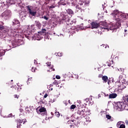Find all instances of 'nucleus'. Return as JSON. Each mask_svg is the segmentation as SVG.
Here are the masks:
<instances>
[{
  "label": "nucleus",
  "mask_w": 128,
  "mask_h": 128,
  "mask_svg": "<svg viewBox=\"0 0 128 128\" xmlns=\"http://www.w3.org/2000/svg\"><path fill=\"white\" fill-rule=\"evenodd\" d=\"M126 18V16L124 14H122L120 13L118 14V16L116 18V20H118L116 24H110L109 26V29L110 30H112L113 32H116L118 28H120L122 24H120V21L122 20H124V18Z\"/></svg>",
  "instance_id": "f257e3e1"
},
{
  "label": "nucleus",
  "mask_w": 128,
  "mask_h": 128,
  "mask_svg": "<svg viewBox=\"0 0 128 128\" xmlns=\"http://www.w3.org/2000/svg\"><path fill=\"white\" fill-rule=\"evenodd\" d=\"M77 114L78 116L74 115V118L75 120H80V118H84L86 116H90V112H88L84 107H81L77 112Z\"/></svg>",
  "instance_id": "f03ea898"
},
{
  "label": "nucleus",
  "mask_w": 128,
  "mask_h": 128,
  "mask_svg": "<svg viewBox=\"0 0 128 128\" xmlns=\"http://www.w3.org/2000/svg\"><path fill=\"white\" fill-rule=\"evenodd\" d=\"M26 8L30 16H36V10H34V6H26Z\"/></svg>",
  "instance_id": "7ed1b4c3"
},
{
  "label": "nucleus",
  "mask_w": 128,
  "mask_h": 128,
  "mask_svg": "<svg viewBox=\"0 0 128 128\" xmlns=\"http://www.w3.org/2000/svg\"><path fill=\"white\" fill-rule=\"evenodd\" d=\"M107 26L108 24L105 22H101L99 23V28H100V30L102 32H104L105 30H108V28Z\"/></svg>",
  "instance_id": "20e7f679"
},
{
  "label": "nucleus",
  "mask_w": 128,
  "mask_h": 128,
  "mask_svg": "<svg viewBox=\"0 0 128 128\" xmlns=\"http://www.w3.org/2000/svg\"><path fill=\"white\" fill-rule=\"evenodd\" d=\"M116 106L118 108H120V110H126V104L122 102H117Z\"/></svg>",
  "instance_id": "39448f33"
},
{
  "label": "nucleus",
  "mask_w": 128,
  "mask_h": 128,
  "mask_svg": "<svg viewBox=\"0 0 128 128\" xmlns=\"http://www.w3.org/2000/svg\"><path fill=\"white\" fill-rule=\"evenodd\" d=\"M122 75H123L122 74L120 75L119 82H122V84H128V82H126V79H124Z\"/></svg>",
  "instance_id": "423d86ee"
},
{
  "label": "nucleus",
  "mask_w": 128,
  "mask_h": 128,
  "mask_svg": "<svg viewBox=\"0 0 128 128\" xmlns=\"http://www.w3.org/2000/svg\"><path fill=\"white\" fill-rule=\"evenodd\" d=\"M2 16H8V18H10L12 16V12L10 10H6L2 14Z\"/></svg>",
  "instance_id": "0eeeda50"
},
{
  "label": "nucleus",
  "mask_w": 128,
  "mask_h": 128,
  "mask_svg": "<svg viewBox=\"0 0 128 128\" xmlns=\"http://www.w3.org/2000/svg\"><path fill=\"white\" fill-rule=\"evenodd\" d=\"M16 122L17 124V128H22V124L24 122V120L18 118L16 120Z\"/></svg>",
  "instance_id": "6e6552de"
},
{
  "label": "nucleus",
  "mask_w": 128,
  "mask_h": 128,
  "mask_svg": "<svg viewBox=\"0 0 128 128\" xmlns=\"http://www.w3.org/2000/svg\"><path fill=\"white\" fill-rule=\"evenodd\" d=\"M76 10L78 12V10H82V8H84V4L80 3L76 5Z\"/></svg>",
  "instance_id": "1a4fd4ad"
},
{
  "label": "nucleus",
  "mask_w": 128,
  "mask_h": 128,
  "mask_svg": "<svg viewBox=\"0 0 128 128\" xmlns=\"http://www.w3.org/2000/svg\"><path fill=\"white\" fill-rule=\"evenodd\" d=\"M92 28H98L100 27L99 23L96 22H92L91 23Z\"/></svg>",
  "instance_id": "9d476101"
},
{
  "label": "nucleus",
  "mask_w": 128,
  "mask_h": 128,
  "mask_svg": "<svg viewBox=\"0 0 128 128\" xmlns=\"http://www.w3.org/2000/svg\"><path fill=\"white\" fill-rule=\"evenodd\" d=\"M120 14V11L118 10H114L113 12L112 13V14H113V16H114V18H115V20H116V18L118 17V14Z\"/></svg>",
  "instance_id": "9b49d317"
},
{
  "label": "nucleus",
  "mask_w": 128,
  "mask_h": 128,
  "mask_svg": "<svg viewBox=\"0 0 128 128\" xmlns=\"http://www.w3.org/2000/svg\"><path fill=\"white\" fill-rule=\"evenodd\" d=\"M12 26H16V24H18V26H20V21L17 19L13 20L12 21Z\"/></svg>",
  "instance_id": "f8f14e48"
},
{
  "label": "nucleus",
  "mask_w": 128,
  "mask_h": 128,
  "mask_svg": "<svg viewBox=\"0 0 128 128\" xmlns=\"http://www.w3.org/2000/svg\"><path fill=\"white\" fill-rule=\"evenodd\" d=\"M35 26L38 28V30H40V28H42V24L38 20L35 21Z\"/></svg>",
  "instance_id": "ddd939ff"
},
{
  "label": "nucleus",
  "mask_w": 128,
  "mask_h": 128,
  "mask_svg": "<svg viewBox=\"0 0 128 128\" xmlns=\"http://www.w3.org/2000/svg\"><path fill=\"white\" fill-rule=\"evenodd\" d=\"M66 12L68 14H70L71 16H72L74 14V11L68 8V10H66Z\"/></svg>",
  "instance_id": "4468645a"
},
{
  "label": "nucleus",
  "mask_w": 128,
  "mask_h": 128,
  "mask_svg": "<svg viewBox=\"0 0 128 128\" xmlns=\"http://www.w3.org/2000/svg\"><path fill=\"white\" fill-rule=\"evenodd\" d=\"M118 96V94L116 93L110 94L109 95V98H116Z\"/></svg>",
  "instance_id": "2eb2a0df"
},
{
  "label": "nucleus",
  "mask_w": 128,
  "mask_h": 128,
  "mask_svg": "<svg viewBox=\"0 0 128 128\" xmlns=\"http://www.w3.org/2000/svg\"><path fill=\"white\" fill-rule=\"evenodd\" d=\"M60 1L58 2V4L59 6H60L62 4V6H66V0H60Z\"/></svg>",
  "instance_id": "dca6fc26"
},
{
  "label": "nucleus",
  "mask_w": 128,
  "mask_h": 128,
  "mask_svg": "<svg viewBox=\"0 0 128 128\" xmlns=\"http://www.w3.org/2000/svg\"><path fill=\"white\" fill-rule=\"evenodd\" d=\"M14 30V32H12V33L11 34H10L11 36H14V35H15V36H16V34H18L17 33H18V29L15 28V29H14V30Z\"/></svg>",
  "instance_id": "f3484780"
},
{
  "label": "nucleus",
  "mask_w": 128,
  "mask_h": 128,
  "mask_svg": "<svg viewBox=\"0 0 128 128\" xmlns=\"http://www.w3.org/2000/svg\"><path fill=\"white\" fill-rule=\"evenodd\" d=\"M68 124H70V126H74L76 125V120H72L69 121Z\"/></svg>",
  "instance_id": "a211bd4d"
},
{
  "label": "nucleus",
  "mask_w": 128,
  "mask_h": 128,
  "mask_svg": "<svg viewBox=\"0 0 128 128\" xmlns=\"http://www.w3.org/2000/svg\"><path fill=\"white\" fill-rule=\"evenodd\" d=\"M62 20H64L65 22H70V18L68 15L64 16L62 18Z\"/></svg>",
  "instance_id": "6ab92c4d"
},
{
  "label": "nucleus",
  "mask_w": 128,
  "mask_h": 128,
  "mask_svg": "<svg viewBox=\"0 0 128 128\" xmlns=\"http://www.w3.org/2000/svg\"><path fill=\"white\" fill-rule=\"evenodd\" d=\"M102 80L104 81V82H106L108 80V76H104L102 77Z\"/></svg>",
  "instance_id": "aec40b11"
},
{
  "label": "nucleus",
  "mask_w": 128,
  "mask_h": 128,
  "mask_svg": "<svg viewBox=\"0 0 128 128\" xmlns=\"http://www.w3.org/2000/svg\"><path fill=\"white\" fill-rule=\"evenodd\" d=\"M40 112H46V109L44 108V107H41L39 110Z\"/></svg>",
  "instance_id": "412c9836"
},
{
  "label": "nucleus",
  "mask_w": 128,
  "mask_h": 128,
  "mask_svg": "<svg viewBox=\"0 0 128 128\" xmlns=\"http://www.w3.org/2000/svg\"><path fill=\"white\" fill-rule=\"evenodd\" d=\"M4 54H6V51L4 50H0V58H2V56H4Z\"/></svg>",
  "instance_id": "4be33fe9"
},
{
  "label": "nucleus",
  "mask_w": 128,
  "mask_h": 128,
  "mask_svg": "<svg viewBox=\"0 0 128 128\" xmlns=\"http://www.w3.org/2000/svg\"><path fill=\"white\" fill-rule=\"evenodd\" d=\"M124 100L125 104H128V96H124Z\"/></svg>",
  "instance_id": "5701e85b"
},
{
  "label": "nucleus",
  "mask_w": 128,
  "mask_h": 128,
  "mask_svg": "<svg viewBox=\"0 0 128 128\" xmlns=\"http://www.w3.org/2000/svg\"><path fill=\"white\" fill-rule=\"evenodd\" d=\"M114 86H115V88H120V82H115Z\"/></svg>",
  "instance_id": "b1692460"
},
{
  "label": "nucleus",
  "mask_w": 128,
  "mask_h": 128,
  "mask_svg": "<svg viewBox=\"0 0 128 128\" xmlns=\"http://www.w3.org/2000/svg\"><path fill=\"white\" fill-rule=\"evenodd\" d=\"M40 34H46V29H43L42 31L38 32Z\"/></svg>",
  "instance_id": "393cba45"
},
{
  "label": "nucleus",
  "mask_w": 128,
  "mask_h": 128,
  "mask_svg": "<svg viewBox=\"0 0 128 128\" xmlns=\"http://www.w3.org/2000/svg\"><path fill=\"white\" fill-rule=\"evenodd\" d=\"M7 2L8 4H14V0H8Z\"/></svg>",
  "instance_id": "a878e982"
},
{
  "label": "nucleus",
  "mask_w": 128,
  "mask_h": 128,
  "mask_svg": "<svg viewBox=\"0 0 128 128\" xmlns=\"http://www.w3.org/2000/svg\"><path fill=\"white\" fill-rule=\"evenodd\" d=\"M31 70L32 72H36L38 71V68H34V67L32 68Z\"/></svg>",
  "instance_id": "bb28decb"
},
{
  "label": "nucleus",
  "mask_w": 128,
  "mask_h": 128,
  "mask_svg": "<svg viewBox=\"0 0 128 128\" xmlns=\"http://www.w3.org/2000/svg\"><path fill=\"white\" fill-rule=\"evenodd\" d=\"M118 70L119 72H120L122 74H124V69L123 68H120Z\"/></svg>",
  "instance_id": "cd10ccee"
},
{
  "label": "nucleus",
  "mask_w": 128,
  "mask_h": 128,
  "mask_svg": "<svg viewBox=\"0 0 128 128\" xmlns=\"http://www.w3.org/2000/svg\"><path fill=\"white\" fill-rule=\"evenodd\" d=\"M55 116H56L57 118H60V114L59 112H55Z\"/></svg>",
  "instance_id": "c85d7f7f"
},
{
  "label": "nucleus",
  "mask_w": 128,
  "mask_h": 128,
  "mask_svg": "<svg viewBox=\"0 0 128 128\" xmlns=\"http://www.w3.org/2000/svg\"><path fill=\"white\" fill-rule=\"evenodd\" d=\"M76 108V105H74V104H72L70 106V109L71 110H74V108Z\"/></svg>",
  "instance_id": "c756f323"
},
{
  "label": "nucleus",
  "mask_w": 128,
  "mask_h": 128,
  "mask_svg": "<svg viewBox=\"0 0 128 128\" xmlns=\"http://www.w3.org/2000/svg\"><path fill=\"white\" fill-rule=\"evenodd\" d=\"M122 124V122H118L117 123V124H116V126H117L118 128H120V124Z\"/></svg>",
  "instance_id": "7c9ffc66"
},
{
  "label": "nucleus",
  "mask_w": 128,
  "mask_h": 128,
  "mask_svg": "<svg viewBox=\"0 0 128 128\" xmlns=\"http://www.w3.org/2000/svg\"><path fill=\"white\" fill-rule=\"evenodd\" d=\"M106 118L108 120H110V118H112V116H110V114H106Z\"/></svg>",
  "instance_id": "2f4dec72"
},
{
  "label": "nucleus",
  "mask_w": 128,
  "mask_h": 128,
  "mask_svg": "<svg viewBox=\"0 0 128 128\" xmlns=\"http://www.w3.org/2000/svg\"><path fill=\"white\" fill-rule=\"evenodd\" d=\"M119 128H126V125L124 124H121Z\"/></svg>",
  "instance_id": "473e14b6"
},
{
  "label": "nucleus",
  "mask_w": 128,
  "mask_h": 128,
  "mask_svg": "<svg viewBox=\"0 0 128 128\" xmlns=\"http://www.w3.org/2000/svg\"><path fill=\"white\" fill-rule=\"evenodd\" d=\"M42 113L40 114L41 116H46V114H48V113L46 112V111L45 112H42Z\"/></svg>",
  "instance_id": "72a5a7b5"
},
{
  "label": "nucleus",
  "mask_w": 128,
  "mask_h": 128,
  "mask_svg": "<svg viewBox=\"0 0 128 128\" xmlns=\"http://www.w3.org/2000/svg\"><path fill=\"white\" fill-rule=\"evenodd\" d=\"M16 28H10V30H8V32H10V34H12V32H14V30H15Z\"/></svg>",
  "instance_id": "f704fd0d"
},
{
  "label": "nucleus",
  "mask_w": 128,
  "mask_h": 128,
  "mask_svg": "<svg viewBox=\"0 0 128 128\" xmlns=\"http://www.w3.org/2000/svg\"><path fill=\"white\" fill-rule=\"evenodd\" d=\"M42 18H44L46 20H48V17H46V16H44Z\"/></svg>",
  "instance_id": "c9c22d12"
},
{
  "label": "nucleus",
  "mask_w": 128,
  "mask_h": 128,
  "mask_svg": "<svg viewBox=\"0 0 128 128\" xmlns=\"http://www.w3.org/2000/svg\"><path fill=\"white\" fill-rule=\"evenodd\" d=\"M72 28V27L70 26H69L68 24L66 26V30H70Z\"/></svg>",
  "instance_id": "e433bc0d"
},
{
  "label": "nucleus",
  "mask_w": 128,
  "mask_h": 128,
  "mask_svg": "<svg viewBox=\"0 0 128 128\" xmlns=\"http://www.w3.org/2000/svg\"><path fill=\"white\" fill-rule=\"evenodd\" d=\"M14 98H16L18 100V98H20V96H18V94H14Z\"/></svg>",
  "instance_id": "4c0bfd02"
},
{
  "label": "nucleus",
  "mask_w": 128,
  "mask_h": 128,
  "mask_svg": "<svg viewBox=\"0 0 128 128\" xmlns=\"http://www.w3.org/2000/svg\"><path fill=\"white\" fill-rule=\"evenodd\" d=\"M56 8V6L52 5L49 6V8L50 10V8Z\"/></svg>",
  "instance_id": "58836bf2"
},
{
  "label": "nucleus",
  "mask_w": 128,
  "mask_h": 128,
  "mask_svg": "<svg viewBox=\"0 0 128 128\" xmlns=\"http://www.w3.org/2000/svg\"><path fill=\"white\" fill-rule=\"evenodd\" d=\"M4 24L2 22L0 21V26H4Z\"/></svg>",
  "instance_id": "ea45409f"
},
{
  "label": "nucleus",
  "mask_w": 128,
  "mask_h": 128,
  "mask_svg": "<svg viewBox=\"0 0 128 128\" xmlns=\"http://www.w3.org/2000/svg\"><path fill=\"white\" fill-rule=\"evenodd\" d=\"M101 47L102 48H106V46L105 44H104L101 45Z\"/></svg>",
  "instance_id": "a19ab883"
},
{
  "label": "nucleus",
  "mask_w": 128,
  "mask_h": 128,
  "mask_svg": "<svg viewBox=\"0 0 128 128\" xmlns=\"http://www.w3.org/2000/svg\"><path fill=\"white\" fill-rule=\"evenodd\" d=\"M46 64H47V66H51V64H50V62H46Z\"/></svg>",
  "instance_id": "79ce46f5"
},
{
  "label": "nucleus",
  "mask_w": 128,
  "mask_h": 128,
  "mask_svg": "<svg viewBox=\"0 0 128 128\" xmlns=\"http://www.w3.org/2000/svg\"><path fill=\"white\" fill-rule=\"evenodd\" d=\"M58 56H62V54L58 52Z\"/></svg>",
  "instance_id": "37998d69"
},
{
  "label": "nucleus",
  "mask_w": 128,
  "mask_h": 128,
  "mask_svg": "<svg viewBox=\"0 0 128 128\" xmlns=\"http://www.w3.org/2000/svg\"><path fill=\"white\" fill-rule=\"evenodd\" d=\"M56 78H57V80H60V76H56Z\"/></svg>",
  "instance_id": "c03bdc74"
},
{
  "label": "nucleus",
  "mask_w": 128,
  "mask_h": 128,
  "mask_svg": "<svg viewBox=\"0 0 128 128\" xmlns=\"http://www.w3.org/2000/svg\"><path fill=\"white\" fill-rule=\"evenodd\" d=\"M26 111L27 112H30V110H28V108H26Z\"/></svg>",
  "instance_id": "a18cd8bd"
},
{
  "label": "nucleus",
  "mask_w": 128,
  "mask_h": 128,
  "mask_svg": "<svg viewBox=\"0 0 128 128\" xmlns=\"http://www.w3.org/2000/svg\"><path fill=\"white\" fill-rule=\"evenodd\" d=\"M54 84H58V81L54 80V82H53Z\"/></svg>",
  "instance_id": "49530a36"
},
{
  "label": "nucleus",
  "mask_w": 128,
  "mask_h": 128,
  "mask_svg": "<svg viewBox=\"0 0 128 128\" xmlns=\"http://www.w3.org/2000/svg\"><path fill=\"white\" fill-rule=\"evenodd\" d=\"M48 94H45L44 96V98H48Z\"/></svg>",
  "instance_id": "de8ad7c7"
},
{
  "label": "nucleus",
  "mask_w": 128,
  "mask_h": 128,
  "mask_svg": "<svg viewBox=\"0 0 128 128\" xmlns=\"http://www.w3.org/2000/svg\"><path fill=\"white\" fill-rule=\"evenodd\" d=\"M19 110H20V112H24V109L20 108V109H19Z\"/></svg>",
  "instance_id": "09e8293b"
},
{
  "label": "nucleus",
  "mask_w": 128,
  "mask_h": 128,
  "mask_svg": "<svg viewBox=\"0 0 128 128\" xmlns=\"http://www.w3.org/2000/svg\"><path fill=\"white\" fill-rule=\"evenodd\" d=\"M4 28L2 26H0V30H4Z\"/></svg>",
  "instance_id": "8fccbe9b"
},
{
  "label": "nucleus",
  "mask_w": 128,
  "mask_h": 128,
  "mask_svg": "<svg viewBox=\"0 0 128 128\" xmlns=\"http://www.w3.org/2000/svg\"><path fill=\"white\" fill-rule=\"evenodd\" d=\"M54 68V66L50 67V69L52 70L53 72H54V68Z\"/></svg>",
  "instance_id": "3c124183"
},
{
  "label": "nucleus",
  "mask_w": 128,
  "mask_h": 128,
  "mask_svg": "<svg viewBox=\"0 0 128 128\" xmlns=\"http://www.w3.org/2000/svg\"><path fill=\"white\" fill-rule=\"evenodd\" d=\"M102 76H102V74H100L98 75V78H102Z\"/></svg>",
  "instance_id": "603ef678"
},
{
  "label": "nucleus",
  "mask_w": 128,
  "mask_h": 128,
  "mask_svg": "<svg viewBox=\"0 0 128 128\" xmlns=\"http://www.w3.org/2000/svg\"><path fill=\"white\" fill-rule=\"evenodd\" d=\"M125 123L126 124H127L128 126V120H125Z\"/></svg>",
  "instance_id": "864d4df0"
},
{
  "label": "nucleus",
  "mask_w": 128,
  "mask_h": 128,
  "mask_svg": "<svg viewBox=\"0 0 128 128\" xmlns=\"http://www.w3.org/2000/svg\"><path fill=\"white\" fill-rule=\"evenodd\" d=\"M30 79H28V84H30Z\"/></svg>",
  "instance_id": "5fc2aeb1"
},
{
  "label": "nucleus",
  "mask_w": 128,
  "mask_h": 128,
  "mask_svg": "<svg viewBox=\"0 0 128 128\" xmlns=\"http://www.w3.org/2000/svg\"><path fill=\"white\" fill-rule=\"evenodd\" d=\"M2 42H0V48L2 46Z\"/></svg>",
  "instance_id": "6e6d98bb"
},
{
  "label": "nucleus",
  "mask_w": 128,
  "mask_h": 128,
  "mask_svg": "<svg viewBox=\"0 0 128 128\" xmlns=\"http://www.w3.org/2000/svg\"><path fill=\"white\" fill-rule=\"evenodd\" d=\"M11 88H14V86H11Z\"/></svg>",
  "instance_id": "4d7b16f0"
},
{
  "label": "nucleus",
  "mask_w": 128,
  "mask_h": 128,
  "mask_svg": "<svg viewBox=\"0 0 128 128\" xmlns=\"http://www.w3.org/2000/svg\"><path fill=\"white\" fill-rule=\"evenodd\" d=\"M50 90H52V88H50Z\"/></svg>",
  "instance_id": "13d9d810"
},
{
  "label": "nucleus",
  "mask_w": 128,
  "mask_h": 128,
  "mask_svg": "<svg viewBox=\"0 0 128 128\" xmlns=\"http://www.w3.org/2000/svg\"><path fill=\"white\" fill-rule=\"evenodd\" d=\"M108 84H110V81L108 82Z\"/></svg>",
  "instance_id": "bf43d9fd"
},
{
  "label": "nucleus",
  "mask_w": 128,
  "mask_h": 128,
  "mask_svg": "<svg viewBox=\"0 0 128 128\" xmlns=\"http://www.w3.org/2000/svg\"><path fill=\"white\" fill-rule=\"evenodd\" d=\"M108 66H110V64H108Z\"/></svg>",
  "instance_id": "052dcab7"
},
{
  "label": "nucleus",
  "mask_w": 128,
  "mask_h": 128,
  "mask_svg": "<svg viewBox=\"0 0 128 128\" xmlns=\"http://www.w3.org/2000/svg\"><path fill=\"white\" fill-rule=\"evenodd\" d=\"M48 72H50V70H48Z\"/></svg>",
  "instance_id": "680f3d73"
},
{
  "label": "nucleus",
  "mask_w": 128,
  "mask_h": 128,
  "mask_svg": "<svg viewBox=\"0 0 128 128\" xmlns=\"http://www.w3.org/2000/svg\"><path fill=\"white\" fill-rule=\"evenodd\" d=\"M11 82H14V80H11Z\"/></svg>",
  "instance_id": "e2e57ef3"
},
{
  "label": "nucleus",
  "mask_w": 128,
  "mask_h": 128,
  "mask_svg": "<svg viewBox=\"0 0 128 128\" xmlns=\"http://www.w3.org/2000/svg\"><path fill=\"white\" fill-rule=\"evenodd\" d=\"M112 62H113L112 60Z\"/></svg>",
  "instance_id": "0e129e2a"
},
{
  "label": "nucleus",
  "mask_w": 128,
  "mask_h": 128,
  "mask_svg": "<svg viewBox=\"0 0 128 128\" xmlns=\"http://www.w3.org/2000/svg\"><path fill=\"white\" fill-rule=\"evenodd\" d=\"M125 32H126V30H125Z\"/></svg>",
  "instance_id": "69168bd1"
},
{
  "label": "nucleus",
  "mask_w": 128,
  "mask_h": 128,
  "mask_svg": "<svg viewBox=\"0 0 128 128\" xmlns=\"http://www.w3.org/2000/svg\"><path fill=\"white\" fill-rule=\"evenodd\" d=\"M23 124H24V122Z\"/></svg>",
  "instance_id": "338daca9"
},
{
  "label": "nucleus",
  "mask_w": 128,
  "mask_h": 128,
  "mask_svg": "<svg viewBox=\"0 0 128 128\" xmlns=\"http://www.w3.org/2000/svg\"><path fill=\"white\" fill-rule=\"evenodd\" d=\"M36 36V34L34 36Z\"/></svg>",
  "instance_id": "774afa93"
}]
</instances>
